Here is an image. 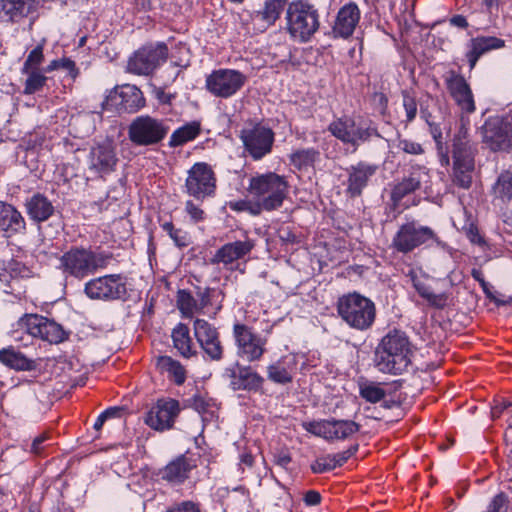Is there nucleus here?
I'll return each mask as SVG.
<instances>
[{
    "mask_svg": "<svg viewBox=\"0 0 512 512\" xmlns=\"http://www.w3.org/2000/svg\"><path fill=\"white\" fill-rule=\"evenodd\" d=\"M412 355V345L406 334L393 330L376 347L374 364L382 373L400 375L411 364Z\"/></svg>",
    "mask_w": 512,
    "mask_h": 512,
    "instance_id": "f257e3e1",
    "label": "nucleus"
},
{
    "mask_svg": "<svg viewBox=\"0 0 512 512\" xmlns=\"http://www.w3.org/2000/svg\"><path fill=\"white\" fill-rule=\"evenodd\" d=\"M248 191L265 211H273L282 206L289 193V184L284 176L268 172L252 177Z\"/></svg>",
    "mask_w": 512,
    "mask_h": 512,
    "instance_id": "f03ea898",
    "label": "nucleus"
},
{
    "mask_svg": "<svg viewBox=\"0 0 512 512\" xmlns=\"http://www.w3.org/2000/svg\"><path fill=\"white\" fill-rule=\"evenodd\" d=\"M318 10L306 1H294L288 5L286 11V27L290 36L300 42L306 43L320 27Z\"/></svg>",
    "mask_w": 512,
    "mask_h": 512,
    "instance_id": "7ed1b4c3",
    "label": "nucleus"
},
{
    "mask_svg": "<svg viewBox=\"0 0 512 512\" xmlns=\"http://www.w3.org/2000/svg\"><path fill=\"white\" fill-rule=\"evenodd\" d=\"M337 311L349 327L359 331L369 329L376 317L374 302L356 292L340 297L337 302Z\"/></svg>",
    "mask_w": 512,
    "mask_h": 512,
    "instance_id": "20e7f679",
    "label": "nucleus"
},
{
    "mask_svg": "<svg viewBox=\"0 0 512 512\" xmlns=\"http://www.w3.org/2000/svg\"><path fill=\"white\" fill-rule=\"evenodd\" d=\"M110 257L90 249L74 247L60 257L59 268L65 275L83 279L108 264Z\"/></svg>",
    "mask_w": 512,
    "mask_h": 512,
    "instance_id": "39448f33",
    "label": "nucleus"
},
{
    "mask_svg": "<svg viewBox=\"0 0 512 512\" xmlns=\"http://www.w3.org/2000/svg\"><path fill=\"white\" fill-rule=\"evenodd\" d=\"M328 131L344 144H349L356 151L358 147L371 140L372 137H379L377 129L363 119L341 117L332 121Z\"/></svg>",
    "mask_w": 512,
    "mask_h": 512,
    "instance_id": "423d86ee",
    "label": "nucleus"
},
{
    "mask_svg": "<svg viewBox=\"0 0 512 512\" xmlns=\"http://www.w3.org/2000/svg\"><path fill=\"white\" fill-rule=\"evenodd\" d=\"M437 242L436 233L428 226L412 220L399 226L391 241V248L398 253L408 254L418 247Z\"/></svg>",
    "mask_w": 512,
    "mask_h": 512,
    "instance_id": "0eeeda50",
    "label": "nucleus"
},
{
    "mask_svg": "<svg viewBox=\"0 0 512 512\" xmlns=\"http://www.w3.org/2000/svg\"><path fill=\"white\" fill-rule=\"evenodd\" d=\"M232 336L237 356L249 363L260 361L266 353L267 338L256 333L245 323L236 322L232 328Z\"/></svg>",
    "mask_w": 512,
    "mask_h": 512,
    "instance_id": "6e6552de",
    "label": "nucleus"
},
{
    "mask_svg": "<svg viewBox=\"0 0 512 512\" xmlns=\"http://www.w3.org/2000/svg\"><path fill=\"white\" fill-rule=\"evenodd\" d=\"M168 132L169 126L163 119L150 115L137 116L128 126V138L136 146L157 145Z\"/></svg>",
    "mask_w": 512,
    "mask_h": 512,
    "instance_id": "1a4fd4ad",
    "label": "nucleus"
},
{
    "mask_svg": "<svg viewBox=\"0 0 512 512\" xmlns=\"http://www.w3.org/2000/svg\"><path fill=\"white\" fill-rule=\"evenodd\" d=\"M17 324L20 330L50 344H59L69 337V332L62 325L42 315L25 314Z\"/></svg>",
    "mask_w": 512,
    "mask_h": 512,
    "instance_id": "9d476101",
    "label": "nucleus"
},
{
    "mask_svg": "<svg viewBox=\"0 0 512 512\" xmlns=\"http://www.w3.org/2000/svg\"><path fill=\"white\" fill-rule=\"evenodd\" d=\"M482 141L494 152L512 148V116L489 117L481 127Z\"/></svg>",
    "mask_w": 512,
    "mask_h": 512,
    "instance_id": "9b49d317",
    "label": "nucleus"
},
{
    "mask_svg": "<svg viewBox=\"0 0 512 512\" xmlns=\"http://www.w3.org/2000/svg\"><path fill=\"white\" fill-rule=\"evenodd\" d=\"M145 106V98L142 91L135 85L125 84L114 88L109 92L102 108L106 111L117 113H135Z\"/></svg>",
    "mask_w": 512,
    "mask_h": 512,
    "instance_id": "f8f14e48",
    "label": "nucleus"
},
{
    "mask_svg": "<svg viewBox=\"0 0 512 512\" xmlns=\"http://www.w3.org/2000/svg\"><path fill=\"white\" fill-rule=\"evenodd\" d=\"M247 81L246 75L235 69L212 71L205 80V88L219 98H229L242 89Z\"/></svg>",
    "mask_w": 512,
    "mask_h": 512,
    "instance_id": "ddd939ff",
    "label": "nucleus"
},
{
    "mask_svg": "<svg viewBox=\"0 0 512 512\" xmlns=\"http://www.w3.org/2000/svg\"><path fill=\"white\" fill-rule=\"evenodd\" d=\"M240 138L245 151L254 160H260L271 152L274 132L261 123H250L241 130Z\"/></svg>",
    "mask_w": 512,
    "mask_h": 512,
    "instance_id": "4468645a",
    "label": "nucleus"
},
{
    "mask_svg": "<svg viewBox=\"0 0 512 512\" xmlns=\"http://www.w3.org/2000/svg\"><path fill=\"white\" fill-rule=\"evenodd\" d=\"M216 181L215 173L207 163H195L188 170L185 192L196 200H204L214 196Z\"/></svg>",
    "mask_w": 512,
    "mask_h": 512,
    "instance_id": "2eb2a0df",
    "label": "nucleus"
},
{
    "mask_svg": "<svg viewBox=\"0 0 512 512\" xmlns=\"http://www.w3.org/2000/svg\"><path fill=\"white\" fill-rule=\"evenodd\" d=\"M85 294L93 300H119L127 295L125 279L120 274H110L91 279L85 284Z\"/></svg>",
    "mask_w": 512,
    "mask_h": 512,
    "instance_id": "dca6fc26",
    "label": "nucleus"
},
{
    "mask_svg": "<svg viewBox=\"0 0 512 512\" xmlns=\"http://www.w3.org/2000/svg\"><path fill=\"white\" fill-rule=\"evenodd\" d=\"M303 428L327 441L345 440L357 433L360 425L352 420L327 419L303 423Z\"/></svg>",
    "mask_w": 512,
    "mask_h": 512,
    "instance_id": "f3484780",
    "label": "nucleus"
},
{
    "mask_svg": "<svg viewBox=\"0 0 512 512\" xmlns=\"http://www.w3.org/2000/svg\"><path fill=\"white\" fill-rule=\"evenodd\" d=\"M167 56L168 48L163 43L144 46L130 57L127 70L136 75H149L166 61Z\"/></svg>",
    "mask_w": 512,
    "mask_h": 512,
    "instance_id": "a211bd4d",
    "label": "nucleus"
},
{
    "mask_svg": "<svg viewBox=\"0 0 512 512\" xmlns=\"http://www.w3.org/2000/svg\"><path fill=\"white\" fill-rule=\"evenodd\" d=\"M194 336L205 355L213 361L223 358L224 347L217 328L204 319L197 318L193 322Z\"/></svg>",
    "mask_w": 512,
    "mask_h": 512,
    "instance_id": "6ab92c4d",
    "label": "nucleus"
},
{
    "mask_svg": "<svg viewBox=\"0 0 512 512\" xmlns=\"http://www.w3.org/2000/svg\"><path fill=\"white\" fill-rule=\"evenodd\" d=\"M446 88L462 113L472 114L476 110L473 92L463 75L454 70L444 75Z\"/></svg>",
    "mask_w": 512,
    "mask_h": 512,
    "instance_id": "aec40b11",
    "label": "nucleus"
},
{
    "mask_svg": "<svg viewBox=\"0 0 512 512\" xmlns=\"http://www.w3.org/2000/svg\"><path fill=\"white\" fill-rule=\"evenodd\" d=\"M180 412L179 402L175 399H159L147 412L145 423L156 431H165L173 427Z\"/></svg>",
    "mask_w": 512,
    "mask_h": 512,
    "instance_id": "412c9836",
    "label": "nucleus"
},
{
    "mask_svg": "<svg viewBox=\"0 0 512 512\" xmlns=\"http://www.w3.org/2000/svg\"><path fill=\"white\" fill-rule=\"evenodd\" d=\"M377 171L378 165L366 161H359L348 167L346 169V194L350 198L360 197Z\"/></svg>",
    "mask_w": 512,
    "mask_h": 512,
    "instance_id": "4be33fe9",
    "label": "nucleus"
},
{
    "mask_svg": "<svg viewBox=\"0 0 512 512\" xmlns=\"http://www.w3.org/2000/svg\"><path fill=\"white\" fill-rule=\"evenodd\" d=\"M477 153V145L470 139L468 127L462 123L453 138V165L463 168H475L474 158Z\"/></svg>",
    "mask_w": 512,
    "mask_h": 512,
    "instance_id": "5701e85b",
    "label": "nucleus"
},
{
    "mask_svg": "<svg viewBox=\"0 0 512 512\" xmlns=\"http://www.w3.org/2000/svg\"><path fill=\"white\" fill-rule=\"evenodd\" d=\"M412 286L419 296L423 298L430 307L443 309L448 305L449 295L445 292L434 293L429 285L430 277L421 269H410L407 273Z\"/></svg>",
    "mask_w": 512,
    "mask_h": 512,
    "instance_id": "b1692460",
    "label": "nucleus"
},
{
    "mask_svg": "<svg viewBox=\"0 0 512 512\" xmlns=\"http://www.w3.org/2000/svg\"><path fill=\"white\" fill-rule=\"evenodd\" d=\"M228 371L229 385L233 391L262 392L265 379L250 365L237 364L236 368L229 369Z\"/></svg>",
    "mask_w": 512,
    "mask_h": 512,
    "instance_id": "393cba45",
    "label": "nucleus"
},
{
    "mask_svg": "<svg viewBox=\"0 0 512 512\" xmlns=\"http://www.w3.org/2000/svg\"><path fill=\"white\" fill-rule=\"evenodd\" d=\"M429 180L428 169L424 166H411L407 174L393 187L391 200L398 204L405 196L419 190Z\"/></svg>",
    "mask_w": 512,
    "mask_h": 512,
    "instance_id": "a878e982",
    "label": "nucleus"
},
{
    "mask_svg": "<svg viewBox=\"0 0 512 512\" xmlns=\"http://www.w3.org/2000/svg\"><path fill=\"white\" fill-rule=\"evenodd\" d=\"M253 248L254 242L249 238L244 241L226 243L215 252L209 262L212 265L222 264L226 267L250 254Z\"/></svg>",
    "mask_w": 512,
    "mask_h": 512,
    "instance_id": "bb28decb",
    "label": "nucleus"
},
{
    "mask_svg": "<svg viewBox=\"0 0 512 512\" xmlns=\"http://www.w3.org/2000/svg\"><path fill=\"white\" fill-rule=\"evenodd\" d=\"M117 162L115 147L111 142L105 141L92 147L89 166L91 170L101 175L108 174L115 169Z\"/></svg>",
    "mask_w": 512,
    "mask_h": 512,
    "instance_id": "cd10ccee",
    "label": "nucleus"
},
{
    "mask_svg": "<svg viewBox=\"0 0 512 512\" xmlns=\"http://www.w3.org/2000/svg\"><path fill=\"white\" fill-rule=\"evenodd\" d=\"M360 20V10L358 6L350 2L341 7L337 13L332 32L335 37L347 39L355 31Z\"/></svg>",
    "mask_w": 512,
    "mask_h": 512,
    "instance_id": "c85d7f7f",
    "label": "nucleus"
},
{
    "mask_svg": "<svg viewBox=\"0 0 512 512\" xmlns=\"http://www.w3.org/2000/svg\"><path fill=\"white\" fill-rule=\"evenodd\" d=\"M295 369V358L292 356H282L267 366V378L275 384L286 385L293 381Z\"/></svg>",
    "mask_w": 512,
    "mask_h": 512,
    "instance_id": "c756f323",
    "label": "nucleus"
},
{
    "mask_svg": "<svg viewBox=\"0 0 512 512\" xmlns=\"http://www.w3.org/2000/svg\"><path fill=\"white\" fill-rule=\"evenodd\" d=\"M26 223L21 213L11 204L0 201V231L10 237L25 230Z\"/></svg>",
    "mask_w": 512,
    "mask_h": 512,
    "instance_id": "7c9ffc66",
    "label": "nucleus"
},
{
    "mask_svg": "<svg viewBox=\"0 0 512 512\" xmlns=\"http://www.w3.org/2000/svg\"><path fill=\"white\" fill-rule=\"evenodd\" d=\"M192 461L185 456H179L169 462L161 471L160 475L163 480L172 484H181L188 477L190 471L194 468Z\"/></svg>",
    "mask_w": 512,
    "mask_h": 512,
    "instance_id": "2f4dec72",
    "label": "nucleus"
},
{
    "mask_svg": "<svg viewBox=\"0 0 512 512\" xmlns=\"http://www.w3.org/2000/svg\"><path fill=\"white\" fill-rule=\"evenodd\" d=\"M29 218L35 222L47 221L55 211L52 202L43 194L36 193L25 202Z\"/></svg>",
    "mask_w": 512,
    "mask_h": 512,
    "instance_id": "473e14b6",
    "label": "nucleus"
},
{
    "mask_svg": "<svg viewBox=\"0 0 512 512\" xmlns=\"http://www.w3.org/2000/svg\"><path fill=\"white\" fill-rule=\"evenodd\" d=\"M504 45V40L494 36H482L471 39L469 43L470 50L466 54L470 69L475 67L478 59L484 53L493 49L502 48Z\"/></svg>",
    "mask_w": 512,
    "mask_h": 512,
    "instance_id": "72a5a7b5",
    "label": "nucleus"
},
{
    "mask_svg": "<svg viewBox=\"0 0 512 512\" xmlns=\"http://www.w3.org/2000/svg\"><path fill=\"white\" fill-rule=\"evenodd\" d=\"M37 0H0V22H14L27 16Z\"/></svg>",
    "mask_w": 512,
    "mask_h": 512,
    "instance_id": "f704fd0d",
    "label": "nucleus"
},
{
    "mask_svg": "<svg viewBox=\"0 0 512 512\" xmlns=\"http://www.w3.org/2000/svg\"><path fill=\"white\" fill-rule=\"evenodd\" d=\"M0 363L17 371H31L36 368L34 360L27 358L13 346L0 349Z\"/></svg>",
    "mask_w": 512,
    "mask_h": 512,
    "instance_id": "c9c22d12",
    "label": "nucleus"
},
{
    "mask_svg": "<svg viewBox=\"0 0 512 512\" xmlns=\"http://www.w3.org/2000/svg\"><path fill=\"white\" fill-rule=\"evenodd\" d=\"M172 340L175 349L185 358L196 354L190 337V330L187 325L179 323L172 331Z\"/></svg>",
    "mask_w": 512,
    "mask_h": 512,
    "instance_id": "e433bc0d",
    "label": "nucleus"
},
{
    "mask_svg": "<svg viewBox=\"0 0 512 512\" xmlns=\"http://www.w3.org/2000/svg\"><path fill=\"white\" fill-rule=\"evenodd\" d=\"M156 366L161 372H166L177 385H182L186 380V370L177 360L169 356H159Z\"/></svg>",
    "mask_w": 512,
    "mask_h": 512,
    "instance_id": "4c0bfd02",
    "label": "nucleus"
},
{
    "mask_svg": "<svg viewBox=\"0 0 512 512\" xmlns=\"http://www.w3.org/2000/svg\"><path fill=\"white\" fill-rule=\"evenodd\" d=\"M320 153L314 148L298 149L290 154V164L298 170L312 167L319 159Z\"/></svg>",
    "mask_w": 512,
    "mask_h": 512,
    "instance_id": "58836bf2",
    "label": "nucleus"
},
{
    "mask_svg": "<svg viewBox=\"0 0 512 512\" xmlns=\"http://www.w3.org/2000/svg\"><path fill=\"white\" fill-rule=\"evenodd\" d=\"M200 133V125L197 122L186 124L175 130L169 140L171 147H177L195 139Z\"/></svg>",
    "mask_w": 512,
    "mask_h": 512,
    "instance_id": "ea45409f",
    "label": "nucleus"
},
{
    "mask_svg": "<svg viewBox=\"0 0 512 512\" xmlns=\"http://www.w3.org/2000/svg\"><path fill=\"white\" fill-rule=\"evenodd\" d=\"M495 198L503 203L512 200V173L510 171H503L497 178L493 186Z\"/></svg>",
    "mask_w": 512,
    "mask_h": 512,
    "instance_id": "a19ab883",
    "label": "nucleus"
},
{
    "mask_svg": "<svg viewBox=\"0 0 512 512\" xmlns=\"http://www.w3.org/2000/svg\"><path fill=\"white\" fill-rule=\"evenodd\" d=\"M287 0H265L264 7L257 16L267 25H272L280 17Z\"/></svg>",
    "mask_w": 512,
    "mask_h": 512,
    "instance_id": "79ce46f5",
    "label": "nucleus"
},
{
    "mask_svg": "<svg viewBox=\"0 0 512 512\" xmlns=\"http://www.w3.org/2000/svg\"><path fill=\"white\" fill-rule=\"evenodd\" d=\"M21 73L27 76L23 90L26 95L39 92L46 84L47 77L42 70L21 71Z\"/></svg>",
    "mask_w": 512,
    "mask_h": 512,
    "instance_id": "37998d69",
    "label": "nucleus"
},
{
    "mask_svg": "<svg viewBox=\"0 0 512 512\" xmlns=\"http://www.w3.org/2000/svg\"><path fill=\"white\" fill-rule=\"evenodd\" d=\"M163 231H165L168 236L173 240L174 244L179 248H185L190 245L191 238L189 234L180 229L175 228L172 222L167 221L161 224Z\"/></svg>",
    "mask_w": 512,
    "mask_h": 512,
    "instance_id": "c03bdc74",
    "label": "nucleus"
},
{
    "mask_svg": "<svg viewBox=\"0 0 512 512\" xmlns=\"http://www.w3.org/2000/svg\"><path fill=\"white\" fill-rule=\"evenodd\" d=\"M44 42L45 40L29 52L21 71L42 70L40 66L44 61Z\"/></svg>",
    "mask_w": 512,
    "mask_h": 512,
    "instance_id": "a18cd8bd",
    "label": "nucleus"
},
{
    "mask_svg": "<svg viewBox=\"0 0 512 512\" xmlns=\"http://www.w3.org/2000/svg\"><path fill=\"white\" fill-rule=\"evenodd\" d=\"M359 392L360 396L370 403H377L386 396V391L373 382L361 384Z\"/></svg>",
    "mask_w": 512,
    "mask_h": 512,
    "instance_id": "49530a36",
    "label": "nucleus"
},
{
    "mask_svg": "<svg viewBox=\"0 0 512 512\" xmlns=\"http://www.w3.org/2000/svg\"><path fill=\"white\" fill-rule=\"evenodd\" d=\"M474 168H463L460 165H453V182L455 185L468 189L472 184V173Z\"/></svg>",
    "mask_w": 512,
    "mask_h": 512,
    "instance_id": "de8ad7c7",
    "label": "nucleus"
},
{
    "mask_svg": "<svg viewBox=\"0 0 512 512\" xmlns=\"http://www.w3.org/2000/svg\"><path fill=\"white\" fill-rule=\"evenodd\" d=\"M178 305H179L180 310L185 315H192L194 313H198L197 299L195 297H193L188 292H185V291L179 292Z\"/></svg>",
    "mask_w": 512,
    "mask_h": 512,
    "instance_id": "09e8293b",
    "label": "nucleus"
},
{
    "mask_svg": "<svg viewBox=\"0 0 512 512\" xmlns=\"http://www.w3.org/2000/svg\"><path fill=\"white\" fill-rule=\"evenodd\" d=\"M335 469L331 454L320 456L311 464L314 473L321 474Z\"/></svg>",
    "mask_w": 512,
    "mask_h": 512,
    "instance_id": "8fccbe9b",
    "label": "nucleus"
},
{
    "mask_svg": "<svg viewBox=\"0 0 512 512\" xmlns=\"http://www.w3.org/2000/svg\"><path fill=\"white\" fill-rule=\"evenodd\" d=\"M403 107L406 112V120L407 122H412L417 115V101L414 96H412L407 91H403Z\"/></svg>",
    "mask_w": 512,
    "mask_h": 512,
    "instance_id": "3c124183",
    "label": "nucleus"
},
{
    "mask_svg": "<svg viewBox=\"0 0 512 512\" xmlns=\"http://www.w3.org/2000/svg\"><path fill=\"white\" fill-rule=\"evenodd\" d=\"M509 500L505 493L501 492L493 497L484 512H507Z\"/></svg>",
    "mask_w": 512,
    "mask_h": 512,
    "instance_id": "603ef678",
    "label": "nucleus"
},
{
    "mask_svg": "<svg viewBox=\"0 0 512 512\" xmlns=\"http://www.w3.org/2000/svg\"><path fill=\"white\" fill-rule=\"evenodd\" d=\"M397 147L403 152L411 155H421L424 149L420 143L409 139H399Z\"/></svg>",
    "mask_w": 512,
    "mask_h": 512,
    "instance_id": "864d4df0",
    "label": "nucleus"
},
{
    "mask_svg": "<svg viewBox=\"0 0 512 512\" xmlns=\"http://www.w3.org/2000/svg\"><path fill=\"white\" fill-rule=\"evenodd\" d=\"M165 512H201L199 503L185 500L170 506Z\"/></svg>",
    "mask_w": 512,
    "mask_h": 512,
    "instance_id": "5fc2aeb1",
    "label": "nucleus"
},
{
    "mask_svg": "<svg viewBox=\"0 0 512 512\" xmlns=\"http://www.w3.org/2000/svg\"><path fill=\"white\" fill-rule=\"evenodd\" d=\"M185 211L194 223L205 219V212L191 200L185 203Z\"/></svg>",
    "mask_w": 512,
    "mask_h": 512,
    "instance_id": "6e6d98bb",
    "label": "nucleus"
},
{
    "mask_svg": "<svg viewBox=\"0 0 512 512\" xmlns=\"http://www.w3.org/2000/svg\"><path fill=\"white\" fill-rule=\"evenodd\" d=\"M197 309L198 313H203L205 308L211 304L210 289L209 288H198L196 292Z\"/></svg>",
    "mask_w": 512,
    "mask_h": 512,
    "instance_id": "4d7b16f0",
    "label": "nucleus"
},
{
    "mask_svg": "<svg viewBox=\"0 0 512 512\" xmlns=\"http://www.w3.org/2000/svg\"><path fill=\"white\" fill-rule=\"evenodd\" d=\"M358 450V445H354L349 447L347 450L343 452H339L336 454H331L333 459V464L336 467L342 466L350 457H352Z\"/></svg>",
    "mask_w": 512,
    "mask_h": 512,
    "instance_id": "13d9d810",
    "label": "nucleus"
},
{
    "mask_svg": "<svg viewBox=\"0 0 512 512\" xmlns=\"http://www.w3.org/2000/svg\"><path fill=\"white\" fill-rule=\"evenodd\" d=\"M465 234L467 238L474 244L483 245L485 244L484 239L480 235L478 228L473 223H470L465 227Z\"/></svg>",
    "mask_w": 512,
    "mask_h": 512,
    "instance_id": "bf43d9fd",
    "label": "nucleus"
},
{
    "mask_svg": "<svg viewBox=\"0 0 512 512\" xmlns=\"http://www.w3.org/2000/svg\"><path fill=\"white\" fill-rule=\"evenodd\" d=\"M118 412H119V410L117 408H109V409L105 410L104 412H102L98 416V418L96 419V421L94 423V429L100 430L101 427L103 426L104 422L108 418L115 416Z\"/></svg>",
    "mask_w": 512,
    "mask_h": 512,
    "instance_id": "052dcab7",
    "label": "nucleus"
},
{
    "mask_svg": "<svg viewBox=\"0 0 512 512\" xmlns=\"http://www.w3.org/2000/svg\"><path fill=\"white\" fill-rule=\"evenodd\" d=\"M60 68L68 71L69 75L71 76L72 79H75L78 74H79V70L78 68L76 67V64L73 60H71L70 58H63L61 59V66Z\"/></svg>",
    "mask_w": 512,
    "mask_h": 512,
    "instance_id": "680f3d73",
    "label": "nucleus"
},
{
    "mask_svg": "<svg viewBox=\"0 0 512 512\" xmlns=\"http://www.w3.org/2000/svg\"><path fill=\"white\" fill-rule=\"evenodd\" d=\"M228 207L236 212L248 211L251 209V203L247 200H237L228 202Z\"/></svg>",
    "mask_w": 512,
    "mask_h": 512,
    "instance_id": "e2e57ef3",
    "label": "nucleus"
},
{
    "mask_svg": "<svg viewBox=\"0 0 512 512\" xmlns=\"http://www.w3.org/2000/svg\"><path fill=\"white\" fill-rule=\"evenodd\" d=\"M321 502V495L315 490H309L304 496V503L308 506L318 505Z\"/></svg>",
    "mask_w": 512,
    "mask_h": 512,
    "instance_id": "0e129e2a",
    "label": "nucleus"
},
{
    "mask_svg": "<svg viewBox=\"0 0 512 512\" xmlns=\"http://www.w3.org/2000/svg\"><path fill=\"white\" fill-rule=\"evenodd\" d=\"M48 439V434L43 433L39 436H37L31 445V452L34 454H40L43 447L42 444Z\"/></svg>",
    "mask_w": 512,
    "mask_h": 512,
    "instance_id": "69168bd1",
    "label": "nucleus"
},
{
    "mask_svg": "<svg viewBox=\"0 0 512 512\" xmlns=\"http://www.w3.org/2000/svg\"><path fill=\"white\" fill-rule=\"evenodd\" d=\"M430 133L436 142L438 150L442 149V131L438 125L429 124Z\"/></svg>",
    "mask_w": 512,
    "mask_h": 512,
    "instance_id": "338daca9",
    "label": "nucleus"
},
{
    "mask_svg": "<svg viewBox=\"0 0 512 512\" xmlns=\"http://www.w3.org/2000/svg\"><path fill=\"white\" fill-rule=\"evenodd\" d=\"M510 406H512V402L505 400L501 401L492 408V416L494 418L499 417L501 413Z\"/></svg>",
    "mask_w": 512,
    "mask_h": 512,
    "instance_id": "774afa93",
    "label": "nucleus"
}]
</instances>
